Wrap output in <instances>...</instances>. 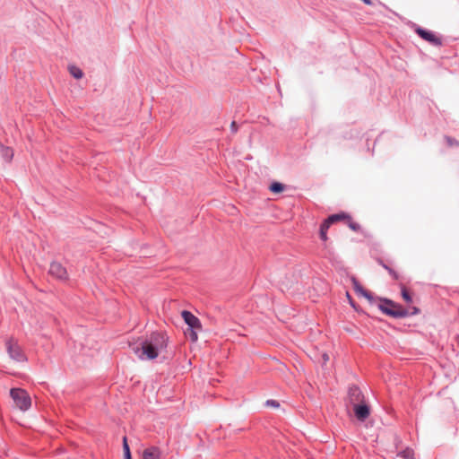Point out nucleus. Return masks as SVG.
<instances>
[{"label":"nucleus","mask_w":459,"mask_h":459,"mask_svg":"<svg viewBox=\"0 0 459 459\" xmlns=\"http://www.w3.org/2000/svg\"><path fill=\"white\" fill-rule=\"evenodd\" d=\"M168 345V336L162 332H152L140 346L133 348L140 359H154Z\"/></svg>","instance_id":"nucleus-1"},{"label":"nucleus","mask_w":459,"mask_h":459,"mask_svg":"<svg viewBox=\"0 0 459 459\" xmlns=\"http://www.w3.org/2000/svg\"><path fill=\"white\" fill-rule=\"evenodd\" d=\"M377 300L379 301L377 304L378 309L385 316L396 319L408 317L406 308L394 300L381 297H377Z\"/></svg>","instance_id":"nucleus-2"},{"label":"nucleus","mask_w":459,"mask_h":459,"mask_svg":"<svg viewBox=\"0 0 459 459\" xmlns=\"http://www.w3.org/2000/svg\"><path fill=\"white\" fill-rule=\"evenodd\" d=\"M10 395L15 405L22 411H27L31 406V399L28 393L22 388H12Z\"/></svg>","instance_id":"nucleus-3"},{"label":"nucleus","mask_w":459,"mask_h":459,"mask_svg":"<svg viewBox=\"0 0 459 459\" xmlns=\"http://www.w3.org/2000/svg\"><path fill=\"white\" fill-rule=\"evenodd\" d=\"M6 350L12 359L17 362H24L27 360V357L22 348L17 343L13 342L12 340L6 342Z\"/></svg>","instance_id":"nucleus-4"},{"label":"nucleus","mask_w":459,"mask_h":459,"mask_svg":"<svg viewBox=\"0 0 459 459\" xmlns=\"http://www.w3.org/2000/svg\"><path fill=\"white\" fill-rule=\"evenodd\" d=\"M414 31L420 36L422 39L429 42L433 46L439 47L442 45L441 38L436 36L432 31L421 28L420 26H415Z\"/></svg>","instance_id":"nucleus-5"},{"label":"nucleus","mask_w":459,"mask_h":459,"mask_svg":"<svg viewBox=\"0 0 459 459\" xmlns=\"http://www.w3.org/2000/svg\"><path fill=\"white\" fill-rule=\"evenodd\" d=\"M48 273L51 276L60 280H68V273L66 268L59 262L54 261L50 264Z\"/></svg>","instance_id":"nucleus-6"},{"label":"nucleus","mask_w":459,"mask_h":459,"mask_svg":"<svg viewBox=\"0 0 459 459\" xmlns=\"http://www.w3.org/2000/svg\"><path fill=\"white\" fill-rule=\"evenodd\" d=\"M348 401H349V403L351 406H354L356 404H359V403H361L365 402L364 394H363V393L361 392V390L359 389V386L353 385L349 387V390H348Z\"/></svg>","instance_id":"nucleus-7"},{"label":"nucleus","mask_w":459,"mask_h":459,"mask_svg":"<svg viewBox=\"0 0 459 459\" xmlns=\"http://www.w3.org/2000/svg\"><path fill=\"white\" fill-rule=\"evenodd\" d=\"M182 318L187 325L188 329H202L200 319L188 310H183L181 313Z\"/></svg>","instance_id":"nucleus-8"},{"label":"nucleus","mask_w":459,"mask_h":459,"mask_svg":"<svg viewBox=\"0 0 459 459\" xmlns=\"http://www.w3.org/2000/svg\"><path fill=\"white\" fill-rule=\"evenodd\" d=\"M351 282H352V285H353V289H354V290L356 291L357 294L361 295L364 298H366L371 305L376 303L377 298L374 297L373 294L370 291L365 290L360 285V283L356 279V277H354V276L351 277Z\"/></svg>","instance_id":"nucleus-9"},{"label":"nucleus","mask_w":459,"mask_h":459,"mask_svg":"<svg viewBox=\"0 0 459 459\" xmlns=\"http://www.w3.org/2000/svg\"><path fill=\"white\" fill-rule=\"evenodd\" d=\"M351 282H352V285H353V289H354V290L356 291L357 294L361 295L364 298H366L371 305L376 303L377 298L374 297L373 294L370 291L365 290L360 285V283L356 279V277H354V276L351 277Z\"/></svg>","instance_id":"nucleus-10"},{"label":"nucleus","mask_w":459,"mask_h":459,"mask_svg":"<svg viewBox=\"0 0 459 459\" xmlns=\"http://www.w3.org/2000/svg\"><path fill=\"white\" fill-rule=\"evenodd\" d=\"M352 407L356 418L360 421H364L370 414L369 406L365 402Z\"/></svg>","instance_id":"nucleus-11"},{"label":"nucleus","mask_w":459,"mask_h":459,"mask_svg":"<svg viewBox=\"0 0 459 459\" xmlns=\"http://www.w3.org/2000/svg\"><path fill=\"white\" fill-rule=\"evenodd\" d=\"M0 156L5 162H10L13 157V151L12 148L7 147L0 143Z\"/></svg>","instance_id":"nucleus-12"},{"label":"nucleus","mask_w":459,"mask_h":459,"mask_svg":"<svg viewBox=\"0 0 459 459\" xmlns=\"http://www.w3.org/2000/svg\"><path fill=\"white\" fill-rule=\"evenodd\" d=\"M160 452L156 446L146 448L143 453V459H160Z\"/></svg>","instance_id":"nucleus-13"},{"label":"nucleus","mask_w":459,"mask_h":459,"mask_svg":"<svg viewBox=\"0 0 459 459\" xmlns=\"http://www.w3.org/2000/svg\"><path fill=\"white\" fill-rule=\"evenodd\" d=\"M327 219L329 220V222H331L332 224L336 222V221H347V220H350V214L344 212H341L339 213H334V214H331L327 217Z\"/></svg>","instance_id":"nucleus-14"},{"label":"nucleus","mask_w":459,"mask_h":459,"mask_svg":"<svg viewBox=\"0 0 459 459\" xmlns=\"http://www.w3.org/2000/svg\"><path fill=\"white\" fill-rule=\"evenodd\" d=\"M69 73L70 74L74 77L75 79H81L83 76V72L81 68H79L76 65H70L69 66Z\"/></svg>","instance_id":"nucleus-15"},{"label":"nucleus","mask_w":459,"mask_h":459,"mask_svg":"<svg viewBox=\"0 0 459 459\" xmlns=\"http://www.w3.org/2000/svg\"><path fill=\"white\" fill-rule=\"evenodd\" d=\"M269 189L275 194L281 193L285 189V186L280 182H273L269 187Z\"/></svg>","instance_id":"nucleus-16"},{"label":"nucleus","mask_w":459,"mask_h":459,"mask_svg":"<svg viewBox=\"0 0 459 459\" xmlns=\"http://www.w3.org/2000/svg\"><path fill=\"white\" fill-rule=\"evenodd\" d=\"M401 295L405 302H407V303L412 302V297L403 284H401Z\"/></svg>","instance_id":"nucleus-17"},{"label":"nucleus","mask_w":459,"mask_h":459,"mask_svg":"<svg viewBox=\"0 0 459 459\" xmlns=\"http://www.w3.org/2000/svg\"><path fill=\"white\" fill-rule=\"evenodd\" d=\"M123 453H124V459H132L131 451L129 445L127 443L126 437H123Z\"/></svg>","instance_id":"nucleus-18"},{"label":"nucleus","mask_w":459,"mask_h":459,"mask_svg":"<svg viewBox=\"0 0 459 459\" xmlns=\"http://www.w3.org/2000/svg\"><path fill=\"white\" fill-rule=\"evenodd\" d=\"M380 264L383 266V268H385L388 272V273L394 280H395V281L399 280L400 275L397 272H395L393 268H391L390 266L385 264L383 261H380Z\"/></svg>","instance_id":"nucleus-19"},{"label":"nucleus","mask_w":459,"mask_h":459,"mask_svg":"<svg viewBox=\"0 0 459 459\" xmlns=\"http://www.w3.org/2000/svg\"><path fill=\"white\" fill-rule=\"evenodd\" d=\"M398 456L399 457H402L403 459H415L414 458V452L412 449L411 448H406L403 451H401L399 454H398Z\"/></svg>","instance_id":"nucleus-20"},{"label":"nucleus","mask_w":459,"mask_h":459,"mask_svg":"<svg viewBox=\"0 0 459 459\" xmlns=\"http://www.w3.org/2000/svg\"><path fill=\"white\" fill-rule=\"evenodd\" d=\"M349 228L353 230V231H359L360 230V225L357 222H354L352 220H351V217L350 216V220H347L346 221Z\"/></svg>","instance_id":"nucleus-21"},{"label":"nucleus","mask_w":459,"mask_h":459,"mask_svg":"<svg viewBox=\"0 0 459 459\" xmlns=\"http://www.w3.org/2000/svg\"><path fill=\"white\" fill-rule=\"evenodd\" d=\"M331 225L332 223L329 222V220L326 218L320 225V231L327 232Z\"/></svg>","instance_id":"nucleus-22"},{"label":"nucleus","mask_w":459,"mask_h":459,"mask_svg":"<svg viewBox=\"0 0 459 459\" xmlns=\"http://www.w3.org/2000/svg\"><path fill=\"white\" fill-rule=\"evenodd\" d=\"M406 312L408 313V316H414L420 314V310L417 307H412L410 309L406 308Z\"/></svg>","instance_id":"nucleus-23"},{"label":"nucleus","mask_w":459,"mask_h":459,"mask_svg":"<svg viewBox=\"0 0 459 459\" xmlns=\"http://www.w3.org/2000/svg\"><path fill=\"white\" fill-rule=\"evenodd\" d=\"M198 329H188L189 331V337L191 339L192 342H196L197 341V333H196V331Z\"/></svg>","instance_id":"nucleus-24"},{"label":"nucleus","mask_w":459,"mask_h":459,"mask_svg":"<svg viewBox=\"0 0 459 459\" xmlns=\"http://www.w3.org/2000/svg\"><path fill=\"white\" fill-rule=\"evenodd\" d=\"M265 404L267 406H272V407H274V408L280 407V403L276 400H267Z\"/></svg>","instance_id":"nucleus-25"},{"label":"nucleus","mask_w":459,"mask_h":459,"mask_svg":"<svg viewBox=\"0 0 459 459\" xmlns=\"http://www.w3.org/2000/svg\"><path fill=\"white\" fill-rule=\"evenodd\" d=\"M446 141H447V143H448V144H449L450 146H452V145H454V144H455V145H458V144H459V143H458L455 139H454V138H451V137H449V136H446Z\"/></svg>","instance_id":"nucleus-26"},{"label":"nucleus","mask_w":459,"mask_h":459,"mask_svg":"<svg viewBox=\"0 0 459 459\" xmlns=\"http://www.w3.org/2000/svg\"><path fill=\"white\" fill-rule=\"evenodd\" d=\"M238 126L235 121H232L230 124V131L231 133L235 134L238 132Z\"/></svg>","instance_id":"nucleus-27"},{"label":"nucleus","mask_w":459,"mask_h":459,"mask_svg":"<svg viewBox=\"0 0 459 459\" xmlns=\"http://www.w3.org/2000/svg\"><path fill=\"white\" fill-rule=\"evenodd\" d=\"M319 234H320V238H321L323 241H326V240H327V232H325V231H319Z\"/></svg>","instance_id":"nucleus-28"},{"label":"nucleus","mask_w":459,"mask_h":459,"mask_svg":"<svg viewBox=\"0 0 459 459\" xmlns=\"http://www.w3.org/2000/svg\"><path fill=\"white\" fill-rule=\"evenodd\" d=\"M364 4H368V5H371L372 4V1L371 0H361Z\"/></svg>","instance_id":"nucleus-29"},{"label":"nucleus","mask_w":459,"mask_h":459,"mask_svg":"<svg viewBox=\"0 0 459 459\" xmlns=\"http://www.w3.org/2000/svg\"><path fill=\"white\" fill-rule=\"evenodd\" d=\"M347 297H348V299H350V303H351V305L352 307H355V305H354V303H353V301H352V299H351V296H350V294H349L348 292H347Z\"/></svg>","instance_id":"nucleus-30"},{"label":"nucleus","mask_w":459,"mask_h":459,"mask_svg":"<svg viewBox=\"0 0 459 459\" xmlns=\"http://www.w3.org/2000/svg\"><path fill=\"white\" fill-rule=\"evenodd\" d=\"M323 359H324V360H325V361H327V360L329 359V356H328L327 354H325H325L323 355Z\"/></svg>","instance_id":"nucleus-31"}]
</instances>
